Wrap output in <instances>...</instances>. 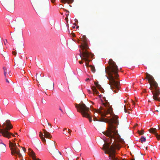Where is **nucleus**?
Segmentation results:
<instances>
[{
    "label": "nucleus",
    "mask_w": 160,
    "mask_h": 160,
    "mask_svg": "<svg viewBox=\"0 0 160 160\" xmlns=\"http://www.w3.org/2000/svg\"><path fill=\"white\" fill-rule=\"evenodd\" d=\"M48 146L49 149H53L55 151L52 152V153L54 155L53 157L59 160L63 159V157L61 154L60 152L58 151L55 148V142L54 141H51L50 142L48 143Z\"/></svg>",
    "instance_id": "6e6552de"
},
{
    "label": "nucleus",
    "mask_w": 160,
    "mask_h": 160,
    "mask_svg": "<svg viewBox=\"0 0 160 160\" xmlns=\"http://www.w3.org/2000/svg\"><path fill=\"white\" fill-rule=\"evenodd\" d=\"M3 127L4 128L1 131L2 132L3 136L8 138L11 137V135L14 137H16L15 135L9 132L10 129L13 128L10 122V120H7L5 122L3 123Z\"/></svg>",
    "instance_id": "39448f33"
},
{
    "label": "nucleus",
    "mask_w": 160,
    "mask_h": 160,
    "mask_svg": "<svg viewBox=\"0 0 160 160\" xmlns=\"http://www.w3.org/2000/svg\"><path fill=\"white\" fill-rule=\"evenodd\" d=\"M75 22H78V20H77V19H75Z\"/></svg>",
    "instance_id": "c03bdc74"
},
{
    "label": "nucleus",
    "mask_w": 160,
    "mask_h": 160,
    "mask_svg": "<svg viewBox=\"0 0 160 160\" xmlns=\"http://www.w3.org/2000/svg\"><path fill=\"white\" fill-rule=\"evenodd\" d=\"M12 54H13L14 55L16 56L17 54V53L16 52L13 51L12 52Z\"/></svg>",
    "instance_id": "473e14b6"
},
{
    "label": "nucleus",
    "mask_w": 160,
    "mask_h": 160,
    "mask_svg": "<svg viewBox=\"0 0 160 160\" xmlns=\"http://www.w3.org/2000/svg\"><path fill=\"white\" fill-rule=\"evenodd\" d=\"M89 80V78H87L86 79L85 81H88V80Z\"/></svg>",
    "instance_id": "49530a36"
},
{
    "label": "nucleus",
    "mask_w": 160,
    "mask_h": 160,
    "mask_svg": "<svg viewBox=\"0 0 160 160\" xmlns=\"http://www.w3.org/2000/svg\"><path fill=\"white\" fill-rule=\"evenodd\" d=\"M54 83L53 82H51L49 84L48 86V89H53L54 88Z\"/></svg>",
    "instance_id": "aec40b11"
},
{
    "label": "nucleus",
    "mask_w": 160,
    "mask_h": 160,
    "mask_svg": "<svg viewBox=\"0 0 160 160\" xmlns=\"http://www.w3.org/2000/svg\"><path fill=\"white\" fill-rule=\"evenodd\" d=\"M42 103H46V101L44 99V100L42 99Z\"/></svg>",
    "instance_id": "f704fd0d"
},
{
    "label": "nucleus",
    "mask_w": 160,
    "mask_h": 160,
    "mask_svg": "<svg viewBox=\"0 0 160 160\" xmlns=\"http://www.w3.org/2000/svg\"><path fill=\"white\" fill-rule=\"evenodd\" d=\"M71 132L72 131L71 130L68 129V132L69 134H70Z\"/></svg>",
    "instance_id": "c9c22d12"
},
{
    "label": "nucleus",
    "mask_w": 160,
    "mask_h": 160,
    "mask_svg": "<svg viewBox=\"0 0 160 160\" xmlns=\"http://www.w3.org/2000/svg\"><path fill=\"white\" fill-rule=\"evenodd\" d=\"M146 148V150H147L148 148L147 147H146V148Z\"/></svg>",
    "instance_id": "8fccbe9b"
},
{
    "label": "nucleus",
    "mask_w": 160,
    "mask_h": 160,
    "mask_svg": "<svg viewBox=\"0 0 160 160\" xmlns=\"http://www.w3.org/2000/svg\"><path fill=\"white\" fill-rule=\"evenodd\" d=\"M140 141L142 143L143 142H145L146 141V138L143 136H142L140 139Z\"/></svg>",
    "instance_id": "bb28decb"
},
{
    "label": "nucleus",
    "mask_w": 160,
    "mask_h": 160,
    "mask_svg": "<svg viewBox=\"0 0 160 160\" xmlns=\"http://www.w3.org/2000/svg\"><path fill=\"white\" fill-rule=\"evenodd\" d=\"M88 92L90 93H91V90H89V89H88Z\"/></svg>",
    "instance_id": "58836bf2"
},
{
    "label": "nucleus",
    "mask_w": 160,
    "mask_h": 160,
    "mask_svg": "<svg viewBox=\"0 0 160 160\" xmlns=\"http://www.w3.org/2000/svg\"><path fill=\"white\" fill-rule=\"evenodd\" d=\"M89 67L91 68L92 71L94 73L95 72V69L94 66L90 65Z\"/></svg>",
    "instance_id": "a878e982"
},
{
    "label": "nucleus",
    "mask_w": 160,
    "mask_h": 160,
    "mask_svg": "<svg viewBox=\"0 0 160 160\" xmlns=\"http://www.w3.org/2000/svg\"><path fill=\"white\" fill-rule=\"evenodd\" d=\"M9 142L12 154L15 156L18 155L19 158H22V156L20 153V150L17 148L16 144L12 143L10 141H9Z\"/></svg>",
    "instance_id": "1a4fd4ad"
},
{
    "label": "nucleus",
    "mask_w": 160,
    "mask_h": 160,
    "mask_svg": "<svg viewBox=\"0 0 160 160\" xmlns=\"http://www.w3.org/2000/svg\"><path fill=\"white\" fill-rule=\"evenodd\" d=\"M86 52L88 53V55L86 56V60L85 59H84V57L82 53H80V57L81 58L82 60H84L85 61L86 66V67H88L89 66L88 62L91 61V60L89 59V58L92 57L93 56V55L91 53H89L88 52Z\"/></svg>",
    "instance_id": "9d476101"
},
{
    "label": "nucleus",
    "mask_w": 160,
    "mask_h": 160,
    "mask_svg": "<svg viewBox=\"0 0 160 160\" xmlns=\"http://www.w3.org/2000/svg\"><path fill=\"white\" fill-rule=\"evenodd\" d=\"M7 42V39H6L5 41H4V44H6V43Z\"/></svg>",
    "instance_id": "a18cd8bd"
},
{
    "label": "nucleus",
    "mask_w": 160,
    "mask_h": 160,
    "mask_svg": "<svg viewBox=\"0 0 160 160\" xmlns=\"http://www.w3.org/2000/svg\"><path fill=\"white\" fill-rule=\"evenodd\" d=\"M59 109L62 112H63V111L60 108H59Z\"/></svg>",
    "instance_id": "de8ad7c7"
},
{
    "label": "nucleus",
    "mask_w": 160,
    "mask_h": 160,
    "mask_svg": "<svg viewBox=\"0 0 160 160\" xmlns=\"http://www.w3.org/2000/svg\"><path fill=\"white\" fill-rule=\"evenodd\" d=\"M73 149L75 151H79L81 149V146L79 142L77 141L74 143Z\"/></svg>",
    "instance_id": "ddd939ff"
},
{
    "label": "nucleus",
    "mask_w": 160,
    "mask_h": 160,
    "mask_svg": "<svg viewBox=\"0 0 160 160\" xmlns=\"http://www.w3.org/2000/svg\"><path fill=\"white\" fill-rule=\"evenodd\" d=\"M28 150L30 151L29 154L32 157V158L33 160H40L38 158H37L35 156V153L32 149L29 148Z\"/></svg>",
    "instance_id": "4468645a"
},
{
    "label": "nucleus",
    "mask_w": 160,
    "mask_h": 160,
    "mask_svg": "<svg viewBox=\"0 0 160 160\" xmlns=\"http://www.w3.org/2000/svg\"><path fill=\"white\" fill-rule=\"evenodd\" d=\"M21 160H23V159H21Z\"/></svg>",
    "instance_id": "bf43d9fd"
},
{
    "label": "nucleus",
    "mask_w": 160,
    "mask_h": 160,
    "mask_svg": "<svg viewBox=\"0 0 160 160\" xmlns=\"http://www.w3.org/2000/svg\"><path fill=\"white\" fill-rule=\"evenodd\" d=\"M158 129L155 128H151L149 130V132L155 134L158 140H160V128H158Z\"/></svg>",
    "instance_id": "9b49d317"
},
{
    "label": "nucleus",
    "mask_w": 160,
    "mask_h": 160,
    "mask_svg": "<svg viewBox=\"0 0 160 160\" xmlns=\"http://www.w3.org/2000/svg\"><path fill=\"white\" fill-rule=\"evenodd\" d=\"M3 69L4 71V74L5 77L9 76L11 77V75L10 74L11 71L8 70L6 68L3 67Z\"/></svg>",
    "instance_id": "2eb2a0df"
},
{
    "label": "nucleus",
    "mask_w": 160,
    "mask_h": 160,
    "mask_svg": "<svg viewBox=\"0 0 160 160\" xmlns=\"http://www.w3.org/2000/svg\"><path fill=\"white\" fill-rule=\"evenodd\" d=\"M105 104L104 105L105 108L104 109V111L102 112L101 111L99 110L97 112L101 114L102 117L109 118L111 116V114L112 112V108L110 106L109 102H108L107 100H106L105 97Z\"/></svg>",
    "instance_id": "0eeeda50"
},
{
    "label": "nucleus",
    "mask_w": 160,
    "mask_h": 160,
    "mask_svg": "<svg viewBox=\"0 0 160 160\" xmlns=\"http://www.w3.org/2000/svg\"><path fill=\"white\" fill-rule=\"evenodd\" d=\"M29 82H25L24 83V87L26 89H28V87L29 86Z\"/></svg>",
    "instance_id": "5701e85b"
},
{
    "label": "nucleus",
    "mask_w": 160,
    "mask_h": 160,
    "mask_svg": "<svg viewBox=\"0 0 160 160\" xmlns=\"http://www.w3.org/2000/svg\"><path fill=\"white\" fill-rule=\"evenodd\" d=\"M39 137L42 139V141L43 142L46 143V140L45 138L43 137V133L41 132H40L39 133Z\"/></svg>",
    "instance_id": "a211bd4d"
},
{
    "label": "nucleus",
    "mask_w": 160,
    "mask_h": 160,
    "mask_svg": "<svg viewBox=\"0 0 160 160\" xmlns=\"http://www.w3.org/2000/svg\"><path fill=\"white\" fill-rule=\"evenodd\" d=\"M94 84H95L96 87L100 90L101 91V92H103V91H104L103 89L101 87V86L98 84V82H94Z\"/></svg>",
    "instance_id": "f3484780"
},
{
    "label": "nucleus",
    "mask_w": 160,
    "mask_h": 160,
    "mask_svg": "<svg viewBox=\"0 0 160 160\" xmlns=\"http://www.w3.org/2000/svg\"><path fill=\"white\" fill-rule=\"evenodd\" d=\"M132 102L133 104V105L135 104V103L133 101H132Z\"/></svg>",
    "instance_id": "09e8293b"
},
{
    "label": "nucleus",
    "mask_w": 160,
    "mask_h": 160,
    "mask_svg": "<svg viewBox=\"0 0 160 160\" xmlns=\"http://www.w3.org/2000/svg\"><path fill=\"white\" fill-rule=\"evenodd\" d=\"M24 109L25 111V112H27V109L25 107H24Z\"/></svg>",
    "instance_id": "79ce46f5"
},
{
    "label": "nucleus",
    "mask_w": 160,
    "mask_h": 160,
    "mask_svg": "<svg viewBox=\"0 0 160 160\" xmlns=\"http://www.w3.org/2000/svg\"><path fill=\"white\" fill-rule=\"evenodd\" d=\"M51 1L52 2L54 3L55 2V0H51Z\"/></svg>",
    "instance_id": "37998d69"
},
{
    "label": "nucleus",
    "mask_w": 160,
    "mask_h": 160,
    "mask_svg": "<svg viewBox=\"0 0 160 160\" xmlns=\"http://www.w3.org/2000/svg\"><path fill=\"white\" fill-rule=\"evenodd\" d=\"M73 0H61L62 2L64 3H67L68 4L71 3L73 2Z\"/></svg>",
    "instance_id": "6ab92c4d"
},
{
    "label": "nucleus",
    "mask_w": 160,
    "mask_h": 160,
    "mask_svg": "<svg viewBox=\"0 0 160 160\" xmlns=\"http://www.w3.org/2000/svg\"><path fill=\"white\" fill-rule=\"evenodd\" d=\"M46 122L48 123V124L49 125V126H51V124L50 123H48V121L47 120H46Z\"/></svg>",
    "instance_id": "4c0bfd02"
},
{
    "label": "nucleus",
    "mask_w": 160,
    "mask_h": 160,
    "mask_svg": "<svg viewBox=\"0 0 160 160\" xmlns=\"http://www.w3.org/2000/svg\"><path fill=\"white\" fill-rule=\"evenodd\" d=\"M156 112H158V110H156Z\"/></svg>",
    "instance_id": "5fc2aeb1"
},
{
    "label": "nucleus",
    "mask_w": 160,
    "mask_h": 160,
    "mask_svg": "<svg viewBox=\"0 0 160 160\" xmlns=\"http://www.w3.org/2000/svg\"><path fill=\"white\" fill-rule=\"evenodd\" d=\"M10 82H12V81L11 80H10Z\"/></svg>",
    "instance_id": "603ef678"
},
{
    "label": "nucleus",
    "mask_w": 160,
    "mask_h": 160,
    "mask_svg": "<svg viewBox=\"0 0 160 160\" xmlns=\"http://www.w3.org/2000/svg\"><path fill=\"white\" fill-rule=\"evenodd\" d=\"M78 158H78V157H77V159H78Z\"/></svg>",
    "instance_id": "3c124183"
},
{
    "label": "nucleus",
    "mask_w": 160,
    "mask_h": 160,
    "mask_svg": "<svg viewBox=\"0 0 160 160\" xmlns=\"http://www.w3.org/2000/svg\"><path fill=\"white\" fill-rule=\"evenodd\" d=\"M78 27H77V28H78Z\"/></svg>",
    "instance_id": "4d7b16f0"
},
{
    "label": "nucleus",
    "mask_w": 160,
    "mask_h": 160,
    "mask_svg": "<svg viewBox=\"0 0 160 160\" xmlns=\"http://www.w3.org/2000/svg\"><path fill=\"white\" fill-rule=\"evenodd\" d=\"M92 90L93 91L94 93L96 94L99 95V92L97 90L96 88L95 87H94V86L92 87Z\"/></svg>",
    "instance_id": "412c9836"
},
{
    "label": "nucleus",
    "mask_w": 160,
    "mask_h": 160,
    "mask_svg": "<svg viewBox=\"0 0 160 160\" xmlns=\"http://www.w3.org/2000/svg\"><path fill=\"white\" fill-rule=\"evenodd\" d=\"M43 131V132L44 134L46 133V132H48L46 131V130L45 129H42Z\"/></svg>",
    "instance_id": "72a5a7b5"
},
{
    "label": "nucleus",
    "mask_w": 160,
    "mask_h": 160,
    "mask_svg": "<svg viewBox=\"0 0 160 160\" xmlns=\"http://www.w3.org/2000/svg\"><path fill=\"white\" fill-rule=\"evenodd\" d=\"M5 79L6 80V82H7L8 83H9L10 82L9 81V80L7 78V77H5Z\"/></svg>",
    "instance_id": "c756f323"
},
{
    "label": "nucleus",
    "mask_w": 160,
    "mask_h": 160,
    "mask_svg": "<svg viewBox=\"0 0 160 160\" xmlns=\"http://www.w3.org/2000/svg\"><path fill=\"white\" fill-rule=\"evenodd\" d=\"M22 149H23V151L24 152H25L26 151V149H25V148H24V147H22Z\"/></svg>",
    "instance_id": "e433bc0d"
},
{
    "label": "nucleus",
    "mask_w": 160,
    "mask_h": 160,
    "mask_svg": "<svg viewBox=\"0 0 160 160\" xmlns=\"http://www.w3.org/2000/svg\"><path fill=\"white\" fill-rule=\"evenodd\" d=\"M23 72L24 73H25V72H24V71H23Z\"/></svg>",
    "instance_id": "6e6d98bb"
},
{
    "label": "nucleus",
    "mask_w": 160,
    "mask_h": 160,
    "mask_svg": "<svg viewBox=\"0 0 160 160\" xmlns=\"http://www.w3.org/2000/svg\"><path fill=\"white\" fill-rule=\"evenodd\" d=\"M15 134L17 135V133H15Z\"/></svg>",
    "instance_id": "13d9d810"
},
{
    "label": "nucleus",
    "mask_w": 160,
    "mask_h": 160,
    "mask_svg": "<svg viewBox=\"0 0 160 160\" xmlns=\"http://www.w3.org/2000/svg\"><path fill=\"white\" fill-rule=\"evenodd\" d=\"M108 64L109 66L105 69L106 73L109 75L107 78L109 81L111 88L113 92L117 93L119 90L120 84V82L115 80L119 76L118 66L112 59L109 60Z\"/></svg>",
    "instance_id": "f03ea898"
},
{
    "label": "nucleus",
    "mask_w": 160,
    "mask_h": 160,
    "mask_svg": "<svg viewBox=\"0 0 160 160\" xmlns=\"http://www.w3.org/2000/svg\"><path fill=\"white\" fill-rule=\"evenodd\" d=\"M77 71H78L79 72H80L81 71V70L79 68H78V69H77Z\"/></svg>",
    "instance_id": "ea45409f"
},
{
    "label": "nucleus",
    "mask_w": 160,
    "mask_h": 160,
    "mask_svg": "<svg viewBox=\"0 0 160 160\" xmlns=\"http://www.w3.org/2000/svg\"><path fill=\"white\" fill-rule=\"evenodd\" d=\"M44 136L47 138L50 139L52 137L50 135V134L48 132H46V133L44 134Z\"/></svg>",
    "instance_id": "4be33fe9"
},
{
    "label": "nucleus",
    "mask_w": 160,
    "mask_h": 160,
    "mask_svg": "<svg viewBox=\"0 0 160 160\" xmlns=\"http://www.w3.org/2000/svg\"><path fill=\"white\" fill-rule=\"evenodd\" d=\"M75 107L77 111L81 113L83 117L88 118L90 122H92V116L89 113V108L87 107L82 102L79 104L76 103Z\"/></svg>",
    "instance_id": "20e7f679"
},
{
    "label": "nucleus",
    "mask_w": 160,
    "mask_h": 160,
    "mask_svg": "<svg viewBox=\"0 0 160 160\" xmlns=\"http://www.w3.org/2000/svg\"><path fill=\"white\" fill-rule=\"evenodd\" d=\"M75 28V27H73V28Z\"/></svg>",
    "instance_id": "864d4df0"
},
{
    "label": "nucleus",
    "mask_w": 160,
    "mask_h": 160,
    "mask_svg": "<svg viewBox=\"0 0 160 160\" xmlns=\"http://www.w3.org/2000/svg\"><path fill=\"white\" fill-rule=\"evenodd\" d=\"M138 133L140 135H143L144 133V131L143 130H142L141 131H138Z\"/></svg>",
    "instance_id": "cd10ccee"
},
{
    "label": "nucleus",
    "mask_w": 160,
    "mask_h": 160,
    "mask_svg": "<svg viewBox=\"0 0 160 160\" xmlns=\"http://www.w3.org/2000/svg\"><path fill=\"white\" fill-rule=\"evenodd\" d=\"M11 23L13 27H15L17 25V23L16 20L15 21H12L11 22Z\"/></svg>",
    "instance_id": "b1692460"
},
{
    "label": "nucleus",
    "mask_w": 160,
    "mask_h": 160,
    "mask_svg": "<svg viewBox=\"0 0 160 160\" xmlns=\"http://www.w3.org/2000/svg\"><path fill=\"white\" fill-rule=\"evenodd\" d=\"M34 120V118L33 117H32L31 119H30V122H33Z\"/></svg>",
    "instance_id": "2f4dec72"
},
{
    "label": "nucleus",
    "mask_w": 160,
    "mask_h": 160,
    "mask_svg": "<svg viewBox=\"0 0 160 160\" xmlns=\"http://www.w3.org/2000/svg\"><path fill=\"white\" fill-rule=\"evenodd\" d=\"M146 76L145 79H148L150 83V89L151 90L154 89L153 91H152L153 95V99L154 100L160 101V98L158 97L160 94V92L157 83L151 75L148 73H146Z\"/></svg>",
    "instance_id": "7ed1b4c3"
},
{
    "label": "nucleus",
    "mask_w": 160,
    "mask_h": 160,
    "mask_svg": "<svg viewBox=\"0 0 160 160\" xmlns=\"http://www.w3.org/2000/svg\"><path fill=\"white\" fill-rule=\"evenodd\" d=\"M1 136V134H0V136Z\"/></svg>",
    "instance_id": "052dcab7"
},
{
    "label": "nucleus",
    "mask_w": 160,
    "mask_h": 160,
    "mask_svg": "<svg viewBox=\"0 0 160 160\" xmlns=\"http://www.w3.org/2000/svg\"><path fill=\"white\" fill-rule=\"evenodd\" d=\"M81 39L82 42L81 43V45L80 46V49L79 51L82 54L83 58L86 60V56L88 55L86 52H88L87 50L89 49L87 43V39L85 36H83Z\"/></svg>",
    "instance_id": "423d86ee"
},
{
    "label": "nucleus",
    "mask_w": 160,
    "mask_h": 160,
    "mask_svg": "<svg viewBox=\"0 0 160 160\" xmlns=\"http://www.w3.org/2000/svg\"><path fill=\"white\" fill-rule=\"evenodd\" d=\"M93 120L95 121H103L108 123V127L107 130L106 132H102V133L110 138V140H111V143L112 139H113L114 141L112 145L111 146L109 143H106L104 144L102 149L104 151L105 153L109 155V159L111 160H118L115 156V149L119 150L121 147L118 142L120 140V136L116 130L117 126L119 124L117 117L115 116L110 119L103 118L102 120H99L94 115Z\"/></svg>",
    "instance_id": "f257e3e1"
},
{
    "label": "nucleus",
    "mask_w": 160,
    "mask_h": 160,
    "mask_svg": "<svg viewBox=\"0 0 160 160\" xmlns=\"http://www.w3.org/2000/svg\"><path fill=\"white\" fill-rule=\"evenodd\" d=\"M0 144H1V145L0 146L1 150L3 152H5L6 151V145L3 143L2 141L1 140H0Z\"/></svg>",
    "instance_id": "dca6fc26"
},
{
    "label": "nucleus",
    "mask_w": 160,
    "mask_h": 160,
    "mask_svg": "<svg viewBox=\"0 0 160 160\" xmlns=\"http://www.w3.org/2000/svg\"><path fill=\"white\" fill-rule=\"evenodd\" d=\"M79 62L80 64L83 63V62L82 61H79Z\"/></svg>",
    "instance_id": "a19ab883"
},
{
    "label": "nucleus",
    "mask_w": 160,
    "mask_h": 160,
    "mask_svg": "<svg viewBox=\"0 0 160 160\" xmlns=\"http://www.w3.org/2000/svg\"><path fill=\"white\" fill-rule=\"evenodd\" d=\"M67 129L66 128H64L63 129V131L64 132L63 133V134H67L66 132V131L67 130Z\"/></svg>",
    "instance_id": "7c9ffc66"
},
{
    "label": "nucleus",
    "mask_w": 160,
    "mask_h": 160,
    "mask_svg": "<svg viewBox=\"0 0 160 160\" xmlns=\"http://www.w3.org/2000/svg\"><path fill=\"white\" fill-rule=\"evenodd\" d=\"M124 112H126V113L128 112V113L129 114L130 113V112H127V110L126 106L125 105L124 106Z\"/></svg>",
    "instance_id": "c85d7f7f"
},
{
    "label": "nucleus",
    "mask_w": 160,
    "mask_h": 160,
    "mask_svg": "<svg viewBox=\"0 0 160 160\" xmlns=\"http://www.w3.org/2000/svg\"><path fill=\"white\" fill-rule=\"evenodd\" d=\"M15 5L14 0H12V4L11 5L9 4L6 6V8L7 10L9 12H12L14 9Z\"/></svg>",
    "instance_id": "f8f14e48"
},
{
    "label": "nucleus",
    "mask_w": 160,
    "mask_h": 160,
    "mask_svg": "<svg viewBox=\"0 0 160 160\" xmlns=\"http://www.w3.org/2000/svg\"><path fill=\"white\" fill-rule=\"evenodd\" d=\"M20 20L22 23V26L23 27H24L25 26V22H24V21L23 19L22 18H21L20 19Z\"/></svg>",
    "instance_id": "393cba45"
}]
</instances>
